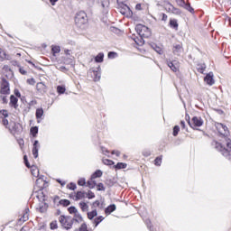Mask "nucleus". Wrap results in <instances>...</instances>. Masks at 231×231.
I'll use <instances>...</instances> for the list:
<instances>
[{
    "label": "nucleus",
    "instance_id": "obj_38",
    "mask_svg": "<svg viewBox=\"0 0 231 231\" xmlns=\"http://www.w3.org/2000/svg\"><path fill=\"white\" fill-rule=\"evenodd\" d=\"M78 185H79L80 187H84V185H86V179L84 178L79 179L78 181Z\"/></svg>",
    "mask_w": 231,
    "mask_h": 231
},
{
    "label": "nucleus",
    "instance_id": "obj_63",
    "mask_svg": "<svg viewBox=\"0 0 231 231\" xmlns=\"http://www.w3.org/2000/svg\"><path fill=\"white\" fill-rule=\"evenodd\" d=\"M134 41H135L136 44H139V43H138V42H137L136 40H134Z\"/></svg>",
    "mask_w": 231,
    "mask_h": 231
},
{
    "label": "nucleus",
    "instance_id": "obj_61",
    "mask_svg": "<svg viewBox=\"0 0 231 231\" xmlns=\"http://www.w3.org/2000/svg\"><path fill=\"white\" fill-rule=\"evenodd\" d=\"M143 154H144V156H151V152H148L143 153Z\"/></svg>",
    "mask_w": 231,
    "mask_h": 231
},
{
    "label": "nucleus",
    "instance_id": "obj_5",
    "mask_svg": "<svg viewBox=\"0 0 231 231\" xmlns=\"http://www.w3.org/2000/svg\"><path fill=\"white\" fill-rule=\"evenodd\" d=\"M59 221L61 225V226H63V228H65V230H69V228H71V226H73V222L71 221V218H68L66 217H60Z\"/></svg>",
    "mask_w": 231,
    "mask_h": 231
},
{
    "label": "nucleus",
    "instance_id": "obj_13",
    "mask_svg": "<svg viewBox=\"0 0 231 231\" xmlns=\"http://www.w3.org/2000/svg\"><path fill=\"white\" fill-rule=\"evenodd\" d=\"M36 89L40 91V93H46V85L42 82L37 83Z\"/></svg>",
    "mask_w": 231,
    "mask_h": 231
},
{
    "label": "nucleus",
    "instance_id": "obj_17",
    "mask_svg": "<svg viewBox=\"0 0 231 231\" xmlns=\"http://www.w3.org/2000/svg\"><path fill=\"white\" fill-rule=\"evenodd\" d=\"M116 210V206L115 204H112L106 208L105 212H106V214H111L112 212H115Z\"/></svg>",
    "mask_w": 231,
    "mask_h": 231
},
{
    "label": "nucleus",
    "instance_id": "obj_23",
    "mask_svg": "<svg viewBox=\"0 0 231 231\" xmlns=\"http://www.w3.org/2000/svg\"><path fill=\"white\" fill-rule=\"evenodd\" d=\"M98 4L101 5L102 8H107L109 6V0H98Z\"/></svg>",
    "mask_w": 231,
    "mask_h": 231
},
{
    "label": "nucleus",
    "instance_id": "obj_52",
    "mask_svg": "<svg viewBox=\"0 0 231 231\" xmlns=\"http://www.w3.org/2000/svg\"><path fill=\"white\" fill-rule=\"evenodd\" d=\"M112 154H116V156H120V151L118 150L112 151Z\"/></svg>",
    "mask_w": 231,
    "mask_h": 231
},
{
    "label": "nucleus",
    "instance_id": "obj_20",
    "mask_svg": "<svg viewBox=\"0 0 231 231\" xmlns=\"http://www.w3.org/2000/svg\"><path fill=\"white\" fill-rule=\"evenodd\" d=\"M114 167H115L116 170L127 169V163L118 162L117 165H115Z\"/></svg>",
    "mask_w": 231,
    "mask_h": 231
},
{
    "label": "nucleus",
    "instance_id": "obj_46",
    "mask_svg": "<svg viewBox=\"0 0 231 231\" xmlns=\"http://www.w3.org/2000/svg\"><path fill=\"white\" fill-rule=\"evenodd\" d=\"M97 190H106V188L104 187L103 183L97 184Z\"/></svg>",
    "mask_w": 231,
    "mask_h": 231
},
{
    "label": "nucleus",
    "instance_id": "obj_48",
    "mask_svg": "<svg viewBox=\"0 0 231 231\" xmlns=\"http://www.w3.org/2000/svg\"><path fill=\"white\" fill-rule=\"evenodd\" d=\"M23 162H24L26 167L30 168V162H28V156H26V155L23 156Z\"/></svg>",
    "mask_w": 231,
    "mask_h": 231
},
{
    "label": "nucleus",
    "instance_id": "obj_60",
    "mask_svg": "<svg viewBox=\"0 0 231 231\" xmlns=\"http://www.w3.org/2000/svg\"><path fill=\"white\" fill-rule=\"evenodd\" d=\"M46 228V224H42L40 230H44Z\"/></svg>",
    "mask_w": 231,
    "mask_h": 231
},
{
    "label": "nucleus",
    "instance_id": "obj_12",
    "mask_svg": "<svg viewBox=\"0 0 231 231\" xmlns=\"http://www.w3.org/2000/svg\"><path fill=\"white\" fill-rule=\"evenodd\" d=\"M152 50L159 53V55H162L163 53V47L162 45H157V44H152Z\"/></svg>",
    "mask_w": 231,
    "mask_h": 231
},
{
    "label": "nucleus",
    "instance_id": "obj_50",
    "mask_svg": "<svg viewBox=\"0 0 231 231\" xmlns=\"http://www.w3.org/2000/svg\"><path fill=\"white\" fill-rule=\"evenodd\" d=\"M116 57V53H115V52L108 53V59H115Z\"/></svg>",
    "mask_w": 231,
    "mask_h": 231
},
{
    "label": "nucleus",
    "instance_id": "obj_45",
    "mask_svg": "<svg viewBox=\"0 0 231 231\" xmlns=\"http://www.w3.org/2000/svg\"><path fill=\"white\" fill-rule=\"evenodd\" d=\"M68 189H69V190H75V189H77V185L74 183H70L68 185Z\"/></svg>",
    "mask_w": 231,
    "mask_h": 231
},
{
    "label": "nucleus",
    "instance_id": "obj_9",
    "mask_svg": "<svg viewBox=\"0 0 231 231\" xmlns=\"http://www.w3.org/2000/svg\"><path fill=\"white\" fill-rule=\"evenodd\" d=\"M204 82L208 84V86H213L214 84V73L209 72L208 74L206 75L204 78Z\"/></svg>",
    "mask_w": 231,
    "mask_h": 231
},
{
    "label": "nucleus",
    "instance_id": "obj_55",
    "mask_svg": "<svg viewBox=\"0 0 231 231\" xmlns=\"http://www.w3.org/2000/svg\"><path fill=\"white\" fill-rule=\"evenodd\" d=\"M59 0H50L51 5H52V6H55V3H57Z\"/></svg>",
    "mask_w": 231,
    "mask_h": 231
},
{
    "label": "nucleus",
    "instance_id": "obj_21",
    "mask_svg": "<svg viewBox=\"0 0 231 231\" xmlns=\"http://www.w3.org/2000/svg\"><path fill=\"white\" fill-rule=\"evenodd\" d=\"M32 175L34 176V178H39V168L33 166L31 170Z\"/></svg>",
    "mask_w": 231,
    "mask_h": 231
},
{
    "label": "nucleus",
    "instance_id": "obj_49",
    "mask_svg": "<svg viewBox=\"0 0 231 231\" xmlns=\"http://www.w3.org/2000/svg\"><path fill=\"white\" fill-rule=\"evenodd\" d=\"M206 68L207 67L205 65H201L200 67L198 68V70L199 71V73H203V71H205Z\"/></svg>",
    "mask_w": 231,
    "mask_h": 231
},
{
    "label": "nucleus",
    "instance_id": "obj_22",
    "mask_svg": "<svg viewBox=\"0 0 231 231\" xmlns=\"http://www.w3.org/2000/svg\"><path fill=\"white\" fill-rule=\"evenodd\" d=\"M92 180H96V178H102V171L97 170L96 171L92 176H91Z\"/></svg>",
    "mask_w": 231,
    "mask_h": 231
},
{
    "label": "nucleus",
    "instance_id": "obj_42",
    "mask_svg": "<svg viewBox=\"0 0 231 231\" xmlns=\"http://www.w3.org/2000/svg\"><path fill=\"white\" fill-rule=\"evenodd\" d=\"M27 84H29V86H35V79H33V78L28 79Z\"/></svg>",
    "mask_w": 231,
    "mask_h": 231
},
{
    "label": "nucleus",
    "instance_id": "obj_53",
    "mask_svg": "<svg viewBox=\"0 0 231 231\" xmlns=\"http://www.w3.org/2000/svg\"><path fill=\"white\" fill-rule=\"evenodd\" d=\"M135 10H138V11L142 10V4H137L135 5Z\"/></svg>",
    "mask_w": 231,
    "mask_h": 231
},
{
    "label": "nucleus",
    "instance_id": "obj_29",
    "mask_svg": "<svg viewBox=\"0 0 231 231\" xmlns=\"http://www.w3.org/2000/svg\"><path fill=\"white\" fill-rule=\"evenodd\" d=\"M51 51L53 53V56L55 57L56 53H60V47H59V46H52Z\"/></svg>",
    "mask_w": 231,
    "mask_h": 231
},
{
    "label": "nucleus",
    "instance_id": "obj_3",
    "mask_svg": "<svg viewBox=\"0 0 231 231\" xmlns=\"http://www.w3.org/2000/svg\"><path fill=\"white\" fill-rule=\"evenodd\" d=\"M135 30L141 37H145L147 39L152 35L151 29L143 24H137Z\"/></svg>",
    "mask_w": 231,
    "mask_h": 231
},
{
    "label": "nucleus",
    "instance_id": "obj_58",
    "mask_svg": "<svg viewBox=\"0 0 231 231\" xmlns=\"http://www.w3.org/2000/svg\"><path fill=\"white\" fill-rule=\"evenodd\" d=\"M180 126L182 129H185V122L184 121H180Z\"/></svg>",
    "mask_w": 231,
    "mask_h": 231
},
{
    "label": "nucleus",
    "instance_id": "obj_64",
    "mask_svg": "<svg viewBox=\"0 0 231 231\" xmlns=\"http://www.w3.org/2000/svg\"><path fill=\"white\" fill-rule=\"evenodd\" d=\"M124 158H127L125 155H124Z\"/></svg>",
    "mask_w": 231,
    "mask_h": 231
},
{
    "label": "nucleus",
    "instance_id": "obj_26",
    "mask_svg": "<svg viewBox=\"0 0 231 231\" xmlns=\"http://www.w3.org/2000/svg\"><path fill=\"white\" fill-rule=\"evenodd\" d=\"M42 115H44V110L42 108H38L36 110V118H42Z\"/></svg>",
    "mask_w": 231,
    "mask_h": 231
},
{
    "label": "nucleus",
    "instance_id": "obj_18",
    "mask_svg": "<svg viewBox=\"0 0 231 231\" xmlns=\"http://www.w3.org/2000/svg\"><path fill=\"white\" fill-rule=\"evenodd\" d=\"M95 62H104V53L100 52L95 57Z\"/></svg>",
    "mask_w": 231,
    "mask_h": 231
},
{
    "label": "nucleus",
    "instance_id": "obj_15",
    "mask_svg": "<svg viewBox=\"0 0 231 231\" xmlns=\"http://www.w3.org/2000/svg\"><path fill=\"white\" fill-rule=\"evenodd\" d=\"M30 211L29 208L25 209V212L23 213V217L20 218L21 223H24L25 221H28L30 215L28 212Z\"/></svg>",
    "mask_w": 231,
    "mask_h": 231
},
{
    "label": "nucleus",
    "instance_id": "obj_57",
    "mask_svg": "<svg viewBox=\"0 0 231 231\" xmlns=\"http://www.w3.org/2000/svg\"><path fill=\"white\" fill-rule=\"evenodd\" d=\"M4 125H8V119H3Z\"/></svg>",
    "mask_w": 231,
    "mask_h": 231
},
{
    "label": "nucleus",
    "instance_id": "obj_6",
    "mask_svg": "<svg viewBox=\"0 0 231 231\" xmlns=\"http://www.w3.org/2000/svg\"><path fill=\"white\" fill-rule=\"evenodd\" d=\"M1 95H10V83L6 79H3L0 88Z\"/></svg>",
    "mask_w": 231,
    "mask_h": 231
},
{
    "label": "nucleus",
    "instance_id": "obj_8",
    "mask_svg": "<svg viewBox=\"0 0 231 231\" xmlns=\"http://www.w3.org/2000/svg\"><path fill=\"white\" fill-rule=\"evenodd\" d=\"M3 75L6 77V79H14V71H12V69L8 65H5L2 69Z\"/></svg>",
    "mask_w": 231,
    "mask_h": 231
},
{
    "label": "nucleus",
    "instance_id": "obj_11",
    "mask_svg": "<svg viewBox=\"0 0 231 231\" xmlns=\"http://www.w3.org/2000/svg\"><path fill=\"white\" fill-rule=\"evenodd\" d=\"M17 102H19V99H17V97H15V96L12 95L10 97V106L12 107H14V109H17Z\"/></svg>",
    "mask_w": 231,
    "mask_h": 231
},
{
    "label": "nucleus",
    "instance_id": "obj_35",
    "mask_svg": "<svg viewBox=\"0 0 231 231\" xmlns=\"http://www.w3.org/2000/svg\"><path fill=\"white\" fill-rule=\"evenodd\" d=\"M103 163H104L105 165H115V162H113V161H111V160H109V159H104V160H103Z\"/></svg>",
    "mask_w": 231,
    "mask_h": 231
},
{
    "label": "nucleus",
    "instance_id": "obj_30",
    "mask_svg": "<svg viewBox=\"0 0 231 231\" xmlns=\"http://www.w3.org/2000/svg\"><path fill=\"white\" fill-rule=\"evenodd\" d=\"M102 221H104V217H96L94 220L95 226H98L99 223H102Z\"/></svg>",
    "mask_w": 231,
    "mask_h": 231
},
{
    "label": "nucleus",
    "instance_id": "obj_24",
    "mask_svg": "<svg viewBox=\"0 0 231 231\" xmlns=\"http://www.w3.org/2000/svg\"><path fill=\"white\" fill-rule=\"evenodd\" d=\"M93 180L95 179H92L91 177L90 180L87 182V185L89 189H95V186L97 185V182H95Z\"/></svg>",
    "mask_w": 231,
    "mask_h": 231
},
{
    "label": "nucleus",
    "instance_id": "obj_41",
    "mask_svg": "<svg viewBox=\"0 0 231 231\" xmlns=\"http://www.w3.org/2000/svg\"><path fill=\"white\" fill-rule=\"evenodd\" d=\"M178 133H180V126L176 125L173 128V136H178Z\"/></svg>",
    "mask_w": 231,
    "mask_h": 231
},
{
    "label": "nucleus",
    "instance_id": "obj_54",
    "mask_svg": "<svg viewBox=\"0 0 231 231\" xmlns=\"http://www.w3.org/2000/svg\"><path fill=\"white\" fill-rule=\"evenodd\" d=\"M167 19H168L167 14H162V21H167Z\"/></svg>",
    "mask_w": 231,
    "mask_h": 231
},
{
    "label": "nucleus",
    "instance_id": "obj_4",
    "mask_svg": "<svg viewBox=\"0 0 231 231\" xmlns=\"http://www.w3.org/2000/svg\"><path fill=\"white\" fill-rule=\"evenodd\" d=\"M215 127L217 131H218L219 134H221L222 136H228V134H230L228 127L221 123L215 124Z\"/></svg>",
    "mask_w": 231,
    "mask_h": 231
},
{
    "label": "nucleus",
    "instance_id": "obj_37",
    "mask_svg": "<svg viewBox=\"0 0 231 231\" xmlns=\"http://www.w3.org/2000/svg\"><path fill=\"white\" fill-rule=\"evenodd\" d=\"M76 221H82V215L79 211L74 215Z\"/></svg>",
    "mask_w": 231,
    "mask_h": 231
},
{
    "label": "nucleus",
    "instance_id": "obj_56",
    "mask_svg": "<svg viewBox=\"0 0 231 231\" xmlns=\"http://www.w3.org/2000/svg\"><path fill=\"white\" fill-rule=\"evenodd\" d=\"M14 95H16V97H21V92H19V90H14Z\"/></svg>",
    "mask_w": 231,
    "mask_h": 231
},
{
    "label": "nucleus",
    "instance_id": "obj_7",
    "mask_svg": "<svg viewBox=\"0 0 231 231\" xmlns=\"http://www.w3.org/2000/svg\"><path fill=\"white\" fill-rule=\"evenodd\" d=\"M193 129H196V127H201L203 125V119L201 117L194 116L191 119V124H189Z\"/></svg>",
    "mask_w": 231,
    "mask_h": 231
},
{
    "label": "nucleus",
    "instance_id": "obj_14",
    "mask_svg": "<svg viewBox=\"0 0 231 231\" xmlns=\"http://www.w3.org/2000/svg\"><path fill=\"white\" fill-rule=\"evenodd\" d=\"M183 51V47L180 44L174 45L173 47V53L175 55H179V53H181Z\"/></svg>",
    "mask_w": 231,
    "mask_h": 231
},
{
    "label": "nucleus",
    "instance_id": "obj_43",
    "mask_svg": "<svg viewBox=\"0 0 231 231\" xmlns=\"http://www.w3.org/2000/svg\"><path fill=\"white\" fill-rule=\"evenodd\" d=\"M79 231H88V225L83 223L79 227Z\"/></svg>",
    "mask_w": 231,
    "mask_h": 231
},
{
    "label": "nucleus",
    "instance_id": "obj_16",
    "mask_svg": "<svg viewBox=\"0 0 231 231\" xmlns=\"http://www.w3.org/2000/svg\"><path fill=\"white\" fill-rule=\"evenodd\" d=\"M86 198V192L78 191L75 196V200L79 201L80 199H84Z\"/></svg>",
    "mask_w": 231,
    "mask_h": 231
},
{
    "label": "nucleus",
    "instance_id": "obj_34",
    "mask_svg": "<svg viewBox=\"0 0 231 231\" xmlns=\"http://www.w3.org/2000/svg\"><path fill=\"white\" fill-rule=\"evenodd\" d=\"M69 214H73L74 216L79 212V210H77V208H75V207H70V208H69Z\"/></svg>",
    "mask_w": 231,
    "mask_h": 231
},
{
    "label": "nucleus",
    "instance_id": "obj_40",
    "mask_svg": "<svg viewBox=\"0 0 231 231\" xmlns=\"http://www.w3.org/2000/svg\"><path fill=\"white\" fill-rule=\"evenodd\" d=\"M85 196H87L88 199H93V198H95V193L89 190L88 191V193L85 194Z\"/></svg>",
    "mask_w": 231,
    "mask_h": 231
},
{
    "label": "nucleus",
    "instance_id": "obj_10",
    "mask_svg": "<svg viewBox=\"0 0 231 231\" xmlns=\"http://www.w3.org/2000/svg\"><path fill=\"white\" fill-rule=\"evenodd\" d=\"M39 147H41V145L39 144V141H34L32 148V155L34 156V158H39Z\"/></svg>",
    "mask_w": 231,
    "mask_h": 231
},
{
    "label": "nucleus",
    "instance_id": "obj_28",
    "mask_svg": "<svg viewBox=\"0 0 231 231\" xmlns=\"http://www.w3.org/2000/svg\"><path fill=\"white\" fill-rule=\"evenodd\" d=\"M97 210H93L88 213V219H93V217H97Z\"/></svg>",
    "mask_w": 231,
    "mask_h": 231
},
{
    "label": "nucleus",
    "instance_id": "obj_44",
    "mask_svg": "<svg viewBox=\"0 0 231 231\" xmlns=\"http://www.w3.org/2000/svg\"><path fill=\"white\" fill-rule=\"evenodd\" d=\"M154 162H155V165L157 166L162 165V157H157Z\"/></svg>",
    "mask_w": 231,
    "mask_h": 231
},
{
    "label": "nucleus",
    "instance_id": "obj_47",
    "mask_svg": "<svg viewBox=\"0 0 231 231\" xmlns=\"http://www.w3.org/2000/svg\"><path fill=\"white\" fill-rule=\"evenodd\" d=\"M60 203H61L62 205H64V207L69 206V200H68V199L60 200Z\"/></svg>",
    "mask_w": 231,
    "mask_h": 231
},
{
    "label": "nucleus",
    "instance_id": "obj_19",
    "mask_svg": "<svg viewBox=\"0 0 231 231\" xmlns=\"http://www.w3.org/2000/svg\"><path fill=\"white\" fill-rule=\"evenodd\" d=\"M168 66H169V68H171V70L174 71V73H176V71H178V69H180V67L178 65H175L174 62H169Z\"/></svg>",
    "mask_w": 231,
    "mask_h": 231
},
{
    "label": "nucleus",
    "instance_id": "obj_27",
    "mask_svg": "<svg viewBox=\"0 0 231 231\" xmlns=\"http://www.w3.org/2000/svg\"><path fill=\"white\" fill-rule=\"evenodd\" d=\"M170 26L175 30H178V21H176V19L170 20Z\"/></svg>",
    "mask_w": 231,
    "mask_h": 231
},
{
    "label": "nucleus",
    "instance_id": "obj_59",
    "mask_svg": "<svg viewBox=\"0 0 231 231\" xmlns=\"http://www.w3.org/2000/svg\"><path fill=\"white\" fill-rule=\"evenodd\" d=\"M20 73H22V75H26V70L20 69Z\"/></svg>",
    "mask_w": 231,
    "mask_h": 231
},
{
    "label": "nucleus",
    "instance_id": "obj_36",
    "mask_svg": "<svg viewBox=\"0 0 231 231\" xmlns=\"http://www.w3.org/2000/svg\"><path fill=\"white\" fill-rule=\"evenodd\" d=\"M37 133H39V128H37V126L31 128V134H32V136H36Z\"/></svg>",
    "mask_w": 231,
    "mask_h": 231
},
{
    "label": "nucleus",
    "instance_id": "obj_2",
    "mask_svg": "<svg viewBox=\"0 0 231 231\" xmlns=\"http://www.w3.org/2000/svg\"><path fill=\"white\" fill-rule=\"evenodd\" d=\"M75 24L78 28L84 29L88 25V14L84 11H79L75 16Z\"/></svg>",
    "mask_w": 231,
    "mask_h": 231
},
{
    "label": "nucleus",
    "instance_id": "obj_1",
    "mask_svg": "<svg viewBox=\"0 0 231 231\" xmlns=\"http://www.w3.org/2000/svg\"><path fill=\"white\" fill-rule=\"evenodd\" d=\"M213 147L222 152L224 156H228V153L231 152V140L225 139L222 143L214 141L212 143Z\"/></svg>",
    "mask_w": 231,
    "mask_h": 231
},
{
    "label": "nucleus",
    "instance_id": "obj_31",
    "mask_svg": "<svg viewBox=\"0 0 231 231\" xmlns=\"http://www.w3.org/2000/svg\"><path fill=\"white\" fill-rule=\"evenodd\" d=\"M51 226V230H57V228H59V226L57 224V221L54 220L50 224Z\"/></svg>",
    "mask_w": 231,
    "mask_h": 231
},
{
    "label": "nucleus",
    "instance_id": "obj_25",
    "mask_svg": "<svg viewBox=\"0 0 231 231\" xmlns=\"http://www.w3.org/2000/svg\"><path fill=\"white\" fill-rule=\"evenodd\" d=\"M79 207L83 212H88V208H89V206L86 202H80Z\"/></svg>",
    "mask_w": 231,
    "mask_h": 231
},
{
    "label": "nucleus",
    "instance_id": "obj_51",
    "mask_svg": "<svg viewBox=\"0 0 231 231\" xmlns=\"http://www.w3.org/2000/svg\"><path fill=\"white\" fill-rule=\"evenodd\" d=\"M186 10H188L189 12H194V9L190 7V5H186Z\"/></svg>",
    "mask_w": 231,
    "mask_h": 231
},
{
    "label": "nucleus",
    "instance_id": "obj_39",
    "mask_svg": "<svg viewBox=\"0 0 231 231\" xmlns=\"http://www.w3.org/2000/svg\"><path fill=\"white\" fill-rule=\"evenodd\" d=\"M0 116H4V118H8V111L7 110H0Z\"/></svg>",
    "mask_w": 231,
    "mask_h": 231
},
{
    "label": "nucleus",
    "instance_id": "obj_33",
    "mask_svg": "<svg viewBox=\"0 0 231 231\" xmlns=\"http://www.w3.org/2000/svg\"><path fill=\"white\" fill-rule=\"evenodd\" d=\"M5 59H6V52L0 49V60H5Z\"/></svg>",
    "mask_w": 231,
    "mask_h": 231
},
{
    "label": "nucleus",
    "instance_id": "obj_32",
    "mask_svg": "<svg viewBox=\"0 0 231 231\" xmlns=\"http://www.w3.org/2000/svg\"><path fill=\"white\" fill-rule=\"evenodd\" d=\"M57 91H58V93H60V95H62L66 92V88H64L62 86H58L57 87Z\"/></svg>",
    "mask_w": 231,
    "mask_h": 231
},
{
    "label": "nucleus",
    "instance_id": "obj_62",
    "mask_svg": "<svg viewBox=\"0 0 231 231\" xmlns=\"http://www.w3.org/2000/svg\"><path fill=\"white\" fill-rule=\"evenodd\" d=\"M25 230H26V229H24V227H23L21 231H25Z\"/></svg>",
    "mask_w": 231,
    "mask_h": 231
}]
</instances>
